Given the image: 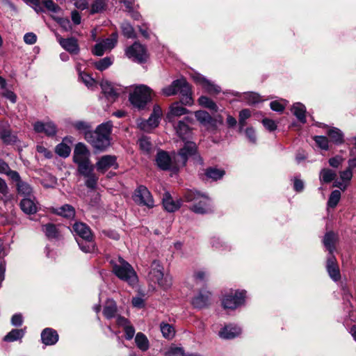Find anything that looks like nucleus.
Instances as JSON below:
<instances>
[{
    "mask_svg": "<svg viewBox=\"0 0 356 356\" xmlns=\"http://www.w3.org/2000/svg\"><path fill=\"white\" fill-rule=\"evenodd\" d=\"M113 124L108 121L99 124L95 131L86 133V140L95 149L104 150L111 143L110 135Z\"/></svg>",
    "mask_w": 356,
    "mask_h": 356,
    "instance_id": "1",
    "label": "nucleus"
},
{
    "mask_svg": "<svg viewBox=\"0 0 356 356\" xmlns=\"http://www.w3.org/2000/svg\"><path fill=\"white\" fill-rule=\"evenodd\" d=\"M192 131L182 120L179 119V146L182 145L179 149V163L186 164L187 159L195 154L197 147L195 143L191 140Z\"/></svg>",
    "mask_w": 356,
    "mask_h": 356,
    "instance_id": "2",
    "label": "nucleus"
},
{
    "mask_svg": "<svg viewBox=\"0 0 356 356\" xmlns=\"http://www.w3.org/2000/svg\"><path fill=\"white\" fill-rule=\"evenodd\" d=\"M184 200L186 202H193L191 210L198 214H204L211 211L210 198L197 191H186L184 193Z\"/></svg>",
    "mask_w": 356,
    "mask_h": 356,
    "instance_id": "3",
    "label": "nucleus"
},
{
    "mask_svg": "<svg viewBox=\"0 0 356 356\" xmlns=\"http://www.w3.org/2000/svg\"><path fill=\"white\" fill-rule=\"evenodd\" d=\"M154 96L152 90L145 85H138L133 87L129 94V101L133 106L143 109Z\"/></svg>",
    "mask_w": 356,
    "mask_h": 356,
    "instance_id": "4",
    "label": "nucleus"
},
{
    "mask_svg": "<svg viewBox=\"0 0 356 356\" xmlns=\"http://www.w3.org/2000/svg\"><path fill=\"white\" fill-rule=\"evenodd\" d=\"M113 271L118 278L131 285L137 282L138 277L134 269L122 257H119L116 261H113Z\"/></svg>",
    "mask_w": 356,
    "mask_h": 356,
    "instance_id": "5",
    "label": "nucleus"
},
{
    "mask_svg": "<svg viewBox=\"0 0 356 356\" xmlns=\"http://www.w3.org/2000/svg\"><path fill=\"white\" fill-rule=\"evenodd\" d=\"M148 279L150 282L157 284L158 285L166 288L170 286L171 280L164 275L162 266L158 262H153L148 275Z\"/></svg>",
    "mask_w": 356,
    "mask_h": 356,
    "instance_id": "6",
    "label": "nucleus"
},
{
    "mask_svg": "<svg viewBox=\"0 0 356 356\" xmlns=\"http://www.w3.org/2000/svg\"><path fill=\"white\" fill-rule=\"evenodd\" d=\"M245 291H229L226 293L222 299V305L225 309H235L244 304Z\"/></svg>",
    "mask_w": 356,
    "mask_h": 356,
    "instance_id": "7",
    "label": "nucleus"
},
{
    "mask_svg": "<svg viewBox=\"0 0 356 356\" xmlns=\"http://www.w3.org/2000/svg\"><path fill=\"white\" fill-rule=\"evenodd\" d=\"M162 115L161 108L159 105H155L148 120L139 121L138 126L141 130L147 132L151 131L159 126Z\"/></svg>",
    "mask_w": 356,
    "mask_h": 356,
    "instance_id": "8",
    "label": "nucleus"
},
{
    "mask_svg": "<svg viewBox=\"0 0 356 356\" xmlns=\"http://www.w3.org/2000/svg\"><path fill=\"white\" fill-rule=\"evenodd\" d=\"M125 55L129 58L139 63L145 61L148 57L145 47L138 42H135L127 47L125 49Z\"/></svg>",
    "mask_w": 356,
    "mask_h": 356,
    "instance_id": "9",
    "label": "nucleus"
},
{
    "mask_svg": "<svg viewBox=\"0 0 356 356\" xmlns=\"http://www.w3.org/2000/svg\"><path fill=\"white\" fill-rule=\"evenodd\" d=\"M179 103L188 106L193 104L191 88L183 77H179Z\"/></svg>",
    "mask_w": 356,
    "mask_h": 356,
    "instance_id": "10",
    "label": "nucleus"
},
{
    "mask_svg": "<svg viewBox=\"0 0 356 356\" xmlns=\"http://www.w3.org/2000/svg\"><path fill=\"white\" fill-rule=\"evenodd\" d=\"M212 293L203 288L192 298L191 303L196 308H204L210 305Z\"/></svg>",
    "mask_w": 356,
    "mask_h": 356,
    "instance_id": "11",
    "label": "nucleus"
},
{
    "mask_svg": "<svg viewBox=\"0 0 356 356\" xmlns=\"http://www.w3.org/2000/svg\"><path fill=\"white\" fill-rule=\"evenodd\" d=\"M118 42V34L116 33H113L110 38L103 40L102 42L97 43L92 52L96 56H102L105 51L112 49Z\"/></svg>",
    "mask_w": 356,
    "mask_h": 356,
    "instance_id": "12",
    "label": "nucleus"
},
{
    "mask_svg": "<svg viewBox=\"0 0 356 356\" xmlns=\"http://www.w3.org/2000/svg\"><path fill=\"white\" fill-rule=\"evenodd\" d=\"M195 81L200 84L204 91L211 95H217L221 92V88L211 81L206 79L201 74H196L193 76Z\"/></svg>",
    "mask_w": 356,
    "mask_h": 356,
    "instance_id": "13",
    "label": "nucleus"
},
{
    "mask_svg": "<svg viewBox=\"0 0 356 356\" xmlns=\"http://www.w3.org/2000/svg\"><path fill=\"white\" fill-rule=\"evenodd\" d=\"M95 167L97 170L104 174L108 169L118 168L116 157L112 155H105L100 157L96 163Z\"/></svg>",
    "mask_w": 356,
    "mask_h": 356,
    "instance_id": "14",
    "label": "nucleus"
},
{
    "mask_svg": "<svg viewBox=\"0 0 356 356\" xmlns=\"http://www.w3.org/2000/svg\"><path fill=\"white\" fill-rule=\"evenodd\" d=\"M10 178L15 182L17 192L19 195L28 197L32 193V188L31 186L22 181L17 172H10Z\"/></svg>",
    "mask_w": 356,
    "mask_h": 356,
    "instance_id": "15",
    "label": "nucleus"
},
{
    "mask_svg": "<svg viewBox=\"0 0 356 356\" xmlns=\"http://www.w3.org/2000/svg\"><path fill=\"white\" fill-rule=\"evenodd\" d=\"M135 201L148 207L154 206V201L149 191L143 186H139L136 190Z\"/></svg>",
    "mask_w": 356,
    "mask_h": 356,
    "instance_id": "16",
    "label": "nucleus"
},
{
    "mask_svg": "<svg viewBox=\"0 0 356 356\" xmlns=\"http://www.w3.org/2000/svg\"><path fill=\"white\" fill-rule=\"evenodd\" d=\"M90 153L82 143L76 145L73 154V161L76 164L90 161Z\"/></svg>",
    "mask_w": 356,
    "mask_h": 356,
    "instance_id": "17",
    "label": "nucleus"
},
{
    "mask_svg": "<svg viewBox=\"0 0 356 356\" xmlns=\"http://www.w3.org/2000/svg\"><path fill=\"white\" fill-rule=\"evenodd\" d=\"M34 131L37 133H44L48 136H54L57 129L52 122H43L38 121L33 124Z\"/></svg>",
    "mask_w": 356,
    "mask_h": 356,
    "instance_id": "18",
    "label": "nucleus"
},
{
    "mask_svg": "<svg viewBox=\"0 0 356 356\" xmlns=\"http://www.w3.org/2000/svg\"><path fill=\"white\" fill-rule=\"evenodd\" d=\"M327 271L330 278L334 282L338 281L340 277V271L334 255H329L327 259Z\"/></svg>",
    "mask_w": 356,
    "mask_h": 356,
    "instance_id": "19",
    "label": "nucleus"
},
{
    "mask_svg": "<svg viewBox=\"0 0 356 356\" xmlns=\"http://www.w3.org/2000/svg\"><path fill=\"white\" fill-rule=\"evenodd\" d=\"M57 40L61 47L71 54H77L79 51V45L77 40L74 38L63 39L60 35H56Z\"/></svg>",
    "mask_w": 356,
    "mask_h": 356,
    "instance_id": "20",
    "label": "nucleus"
},
{
    "mask_svg": "<svg viewBox=\"0 0 356 356\" xmlns=\"http://www.w3.org/2000/svg\"><path fill=\"white\" fill-rule=\"evenodd\" d=\"M241 333V329L234 325H225L219 332V337L224 339H231L238 336Z\"/></svg>",
    "mask_w": 356,
    "mask_h": 356,
    "instance_id": "21",
    "label": "nucleus"
},
{
    "mask_svg": "<svg viewBox=\"0 0 356 356\" xmlns=\"http://www.w3.org/2000/svg\"><path fill=\"white\" fill-rule=\"evenodd\" d=\"M155 161L157 166L163 170H169L172 165L171 157L164 151L158 152Z\"/></svg>",
    "mask_w": 356,
    "mask_h": 356,
    "instance_id": "22",
    "label": "nucleus"
},
{
    "mask_svg": "<svg viewBox=\"0 0 356 356\" xmlns=\"http://www.w3.org/2000/svg\"><path fill=\"white\" fill-rule=\"evenodd\" d=\"M103 93L108 100L114 101L119 94L118 89L115 88L108 80H102L100 83Z\"/></svg>",
    "mask_w": 356,
    "mask_h": 356,
    "instance_id": "23",
    "label": "nucleus"
},
{
    "mask_svg": "<svg viewBox=\"0 0 356 356\" xmlns=\"http://www.w3.org/2000/svg\"><path fill=\"white\" fill-rule=\"evenodd\" d=\"M74 232L79 236L83 241L92 239V235L90 228L84 223L76 222L73 225Z\"/></svg>",
    "mask_w": 356,
    "mask_h": 356,
    "instance_id": "24",
    "label": "nucleus"
},
{
    "mask_svg": "<svg viewBox=\"0 0 356 356\" xmlns=\"http://www.w3.org/2000/svg\"><path fill=\"white\" fill-rule=\"evenodd\" d=\"M0 138L6 143H12L16 141V136L11 134L10 126L6 122H0Z\"/></svg>",
    "mask_w": 356,
    "mask_h": 356,
    "instance_id": "25",
    "label": "nucleus"
},
{
    "mask_svg": "<svg viewBox=\"0 0 356 356\" xmlns=\"http://www.w3.org/2000/svg\"><path fill=\"white\" fill-rule=\"evenodd\" d=\"M41 338L43 343L47 346H51L57 342L58 335L55 330H53L51 328H46L42 331Z\"/></svg>",
    "mask_w": 356,
    "mask_h": 356,
    "instance_id": "26",
    "label": "nucleus"
},
{
    "mask_svg": "<svg viewBox=\"0 0 356 356\" xmlns=\"http://www.w3.org/2000/svg\"><path fill=\"white\" fill-rule=\"evenodd\" d=\"M327 134L330 138V140L336 145H341L344 142L343 134L338 128L327 127Z\"/></svg>",
    "mask_w": 356,
    "mask_h": 356,
    "instance_id": "27",
    "label": "nucleus"
},
{
    "mask_svg": "<svg viewBox=\"0 0 356 356\" xmlns=\"http://www.w3.org/2000/svg\"><path fill=\"white\" fill-rule=\"evenodd\" d=\"M337 176L334 170L330 168H323L319 173V179L321 184H328L334 181Z\"/></svg>",
    "mask_w": 356,
    "mask_h": 356,
    "instance_id": "28",
    "label": "nucleus"
},
{
    "mask_svg": "<svg viewBox=\"0 0 356 356\" xmlns=\"http://www.w3.org/2000/svg\"><path fill=\"white\" fill-rule=\"evenodd\" d=\"M337 237L334 232H327L323 238V243L326 249L330 252V255H333V252L335 249L334 243Z\"/></svg>",
    "mask_w": 356,
    "mask_h": 356,
    "instance_id": "29",
    "label": "nucleus"
},
{
    "mask_svg": "<svg viewBox=\"0 0 356 356\" xmlns=\"http://www.w3.org/2000/svg\"><path fill=\"white\" fill-rule=\"evenodd\" d=\"M291 111L293 113V115L298 119L299 121H300L302 123H305L306 108L305 105L300 102H297L293 104L291 108Z\"/></svg>",
    "mask_w": 356,
    "mask_h": 356,
    "instance_id": "30",
    "label": "nucleus"
},
{
    "mask_svg": "<svg viewBox=\"0 0 356 356\" xmlns=\"http://www.w3.org/2000/svg\"><path fill=\"white\" fill-rule=\"evenodd\" d=\"M21 209L26 214H33L37 211V207L30 198H24L20 202Z\"/></svg>",
    "mask_w": 356,
    "mask_h": 356,
    "instance_id": "31",
    "label": "nucleus"
},
{
    "mask_svg": "<svg viewBox=\"0 0 356 356\" xmlns=\"http://www.w3.org/2000/svg\"><path fill=\"white\" fill-rule=\"evenodd\" d=\"M223 124V118L220 115H217L215 117L211 115V120H208V123L205 125V129L209 131H216L219 126Z\"/></svg>",
    "mask_w": 356,
    "mask_h": 356,
    "instance_id": "32",
    "label": "nucleus"
},
{
    "mask_svg": "<svg viewBox=\"0 0 356 356\" xmlns=\"http://www.w3.org/2000/svg\"><path fill=\"white\" fill-rule=\"evenodd\" d=\"M71 143L72 140L68 138H65L63 143L58 144L55 149L56 153L62 157H67L71 152V148L65 142Z\"/></svg>",
    "mask_w": 356,
    "mask_h": 356,
    "instance_id": "33",
    "label": "nucleus"
},
{
    "mask_svg": "<svg viewBox=\"0 0 356 356\" xmlns=\"http://www.w3.org/2000/svg\"><path fill=\"white\" fill-rule=\"evenodd\" d=\"M117 312V305L114 300H108L104 307L103 314L107 318H111L115 316Z\"/></svg>",
    "mask_w": 356,
    "mask_h": 356,
    "instance_id": "34",
    "label": "nucleus"
},
{
    "mask_svg": "<svg viewBox=\"0 0 356 356\" xmlns=\"http://www.w3.org/2000/svg\"><path fill=\"white\" fill-rule=\"evenodd\" d=\"M199 104L206 108L209 109L211 111L217 112L218 111V106L217 104L209 97L207 96H201L198 99Z\"/></svg>",
    "mask_w": 356,
    "mask_h": 356,
    "instance_id": "35",
    "label": "nucleus"
},
{
    "mask_svg": "<svg viewBox=\"0 0 356 356\" xmlns=\"http://www.w3.org/2000/svg\"><path fill=\"white\" fill-rule=\"evenodd\" d=\"M135 342L137 347L142 351H146L149 347L148 339L144 334L141 332L136 334L135 337Z\"/></svg>",
    "mask_w": 356,
    "mask_h": 356,
    "instance_id": "36",
    "label": "nucleus"
},
{
    "mask_svg": "<svg viewBox=\"0 0 356 356\" xmlns=\"http://www.w3.org/2000/svg\"><path fill=\"white\" fill-rule=\"evenodd\" d=\"M210 244L213 249L218 251H224L229 249L227 243L217 236H213L210 238Z\"/></svg>",
    "mask_w": 356,
    "mask_h": 356,
    "instance_id": "37",
    "label": "nucleus"
},
{
    "mask_svg": "<svg viewBox=\"0 0 356 356\" xmlns=\"http://www.w3.org/2000/svg\"><path fill=\"white\" fill-rule=\"evenodd\" d=\"M225 172L222 169H218L216 168H209L206 170L205 175L207 178L211 179L213 181H217L222 178L225 175Z\"/></svg>",
    "mask_w": 356,
    "mask_h": 356,
    "instance_id": "38",
    "label": "nucleus"
},
{
    "mask_svg": "<svg viewBox=\"0 0 356 356\" xmlns=\"http://www.w3.org/2000/svg\"><path fill=\"white\" fill-rule=\"evenodd\" d=\"M78 171L83 177L91 175L94 172V165L90 160L77 164Z\"/></svg>",
    "mask_w": 356,
    "mask_h": 356,
    "instance_id": "39",
    "label": "nucleus"
},
{
    "mask_svg": "<svg viewBox=\"0 0 356 356\" xmlns=\"http://www.w3.org/2000/svg\"><path fill=\"white\" fill-rule=\"evenodd\" d=\"M163 205L164 209L168 212H173L177 209V205L173 201L170 194L165 193L163 198Z\"/></svg>",
    "mask_w": 356,
    "mask_h": 356,
    "instance_id": "40",
    "label": "nucleus"
},
{
    "mask_svg": "<svg viewBox=\"0 0 356 356\" xmlns=\"http://www.w3.org/2000/svg\"><path fill=\"white\" fill-rule=\"evenodd\" d=\"M160 329L163 337L166 339H170L175 335V330L170 324L162 323L160 325Z\"/></svg>",
    "mask_w": 356,
    "mask_h": 356,
    "instance_id": "41",
    "label": "nucleus"
},
{
    "mask_svg": "<svg viewBox=\"0 0 356 356\" xmlns=\"http://www.w3.org/2000/svg\"><path fill=\"white\" fill-rule=\"evenodd\" d=\"M24 331L22 329H15L11 330L4 337V341H15L23 337Z\"/></svg>",
    "mask_w": 356,
    "mask_h": 356,
    "instance_id": "42",
    "label": "nucleus"
},
{
    "mask_svg": "<svg viewBox=\"0 0 356 356\" xmlns=\"http://www.w3.org/2000/svg\"><path fill=\"white\" fill-rule=\"evenodd\" d=\"M209 276V272L204 269L197 270L193 273V279L197 283L206 282Z\"/></svg>",
    "mask_w": 356,
    "mask_h": 356,
    "instance_id": "43",
    "label": "nucleus"
},
{
    "mask_svg": "<svg viewBox=\"0 0 356 356\" xmlns=\"http://www.w3.org/2000/svg\"><path fill=\"white\" fill-rule=\"evenodd\" d=\"M57 213L58 214L68 218H73L75 215V211L74 208L69 204H65L60 207L58 209Z\"/></svg>",
    "mask_w": 356,
    "mask_h": 356,
    "instance_id": "44",
    "label": "nucleus"
},
{
    "mask_svg": "<svg viewBox=\"0 0 356 356\" xmlns=\"http://www.w3.org/2000/svg\"><path fill=\"white\" fill-rule=\"evenodd\" d=\"M195 116L197 120L204 127L206 124L208 123V120H211V115L206 111H197L195 113Z\"/></svg>",
    "mask_w": 356,
    "mask_h": 356,
    "instance_id": "45",
    "label": "nucleus"
},
{
    "mask_svg": "<svg viewBox=\"0 0 356 356\" xmlns=\"http://www.w3.org/2000/svg\"><path fill=\"white\" fill-rule=\"evenodd\" d=\"M107 0H95L91 5L90 13L95 14L103 11L106 6Z\"/></svg>",
    "mask_w": 356,
    "mask_h": 356,
    "instance_id": "46",
    "label": "nucleus"
},
{
    "mask_svg": "<svg viewBox=\"0 0 356 356\" xmlns=\"http://www.w3.org/2000/svg\"><path fill=\"white\" fill-rule=\"evenodd\" d=\"M123 35L128 38H134L136 37V33L132 26L127 22H124L121 25Z\"/></svg>",
    "mask_w": 356,
    "mask_h": 356,
    "instance_id": "47",
    "label": "nucleus"
},
{
    "mask_svg": "<svg viewBox=\"0 0 356 356\" xmlns=\"http://www.w3.org/2000/svg\"><path fill=\"white\" fill-rule=\"evenodd\" d=\"M178 117V103H173L170 107L166 119L169 122H174Z\"/></svg>",
    "mask_w": 356,
    "mask_h": 356,
    "instance_id": "48",
    "label": "nucleus"
},
{
    "mask_svg": "<svg viewBox=\"0 0 356 356\" xmlns=\"http://www.w3.org/2000/svg\"><path fill=\"white\" fill-rule=\"evenodd\" d=\"M341 198V192L339 190L333 191L329 197L327 205L330 207L334 208L339 203Z\"/></svg>",
    "mask_w": 356,
    "mask_h": 356,
    "instance_id": "49",
    "label": "nucleus"
},
{
    "mask_svg": "<svg viewBox=\"0 0 356 356\" xmlns=\"http://www.w3.org/2000/svg\"><path fill=\"white\" fill-rule=\"evenodd\" d=\"M314 140L319 148L323 150L329 149V140L327 137L323 136H316Z\"/></svg>",
    "mask_w": 356,
    "mask_h": 356,
    "instance_id": "50",
    "label": "nucleus"
},
{
    "mask_svg": "<svg viewBox=\"0 0 356 356\" xmlns=\"http://www.w3.org/2000/svg\"><path fill=\"white\" fill-rule=\"evenodd\" d=\"M177 89L178 80H175L170 86L163 88L162 92L165 96H171L176 94Z\"/></svg>",
    "mask_w": 356,
    "mask_h": 356,
    "instance_id": "51",
    "label": "nucleus"
},
{
    "mask_svg": "<svg viewBox=\"0 0 356 356\" xmlns=\"http://www.w3.org/2000/svg\"><path fill=\"white\" fill-rule=\"evenodd\" d=\"M287 101L285 99H281L280 101H273L270 102V108L273 111L277 112H282L286 106Z\"/></svg>",
    "mask_w": 356,
    "mask_h": 356,
    "instance_id": "52",
    "label": "nucleus"
},
{
    "mask_svg": "<svg viewBox=\"0 0 356 356\" xmlns=\"http://www.w3.org/2000/svg\"><path fill=\"white\" fill-rule=\"evenodd\" d=\"M81 249L85 252H92L95 250V244L92 240L78 242Z\"/></svg>",
    "mask_w": 356,
    "mask_h": 356,
    "instance_id": "53",
    "label": "nucleus"
},
{
    "mask_svg": "<svg viewBox=\"0 0 356 356\" xmlns=\"http://www.w3.org/2000/svg\"><path fill=\"white\" fill-rule=\"evenodd\" d=\"M112 64V60L110 58L106 57L95 63V66L99 70L103 71L108 68Z\"/></svg>",
    "mask_w": 356,
    "mask_h": 356,
    "instance_id": "54",
    "label": "nucleus"
},
{
    "mask_svg": "<svg viewBox=\"0 0 356 356\" xmlns=\"http://www.w3.org/2000/svg\"><path fill=\"white\" fill-rule=\"evenodd\" d=\"M139 147L141 150L145 152H149L152 148V144L149 140V138L143 136L138 140Z\"/></svg>",
    "mask_w": 356,
    "mask_h": 356,
    "instance_id": "55",
    "label": "nucleus"
},
{
    "mask_svg": "<svg viewBox=\"0 0 356 356\" xmlns=\"http://www.w3.org/2000/svg\"><path fill=\"white\" fill-rule=\"evenodd\" d=\"M244 99L248 104H254L261 101L260 96L255 92H247L244 94Z\"/></svg>",
    "mask_w": 356,
    "mask_h": 356,
    "instance_id": "56",
    "label": "nucleus"
},
{
    "mask_svg": "<svg viewBox=\"0 0 356 356\" xmlns=\"http://www.w3.org/2000/svg\"><path fill=\"white\" fill-rule=\"evenodd\" d=\"M42 3L49 11L57 13L60 10V8L54 3L52 0H42Z\"/></svg>",
    "mask_w": 356,
    "mask_h": 356,
    "instance_id": "57",
    "label": "nucleus"
},
{
    "mask_svg": "<svg viewBox=\"0 0 356 356\" xmlns=\"http://www.w3.org/2000/svg\"><path fill=\"white\" fill-rule=\"evenodd\" d=\"M43 231L49 238H55L57 236V229L54 225L47 224L43 227Z\"/></svg>",
    "mask_w": 356,
    "mask_h": 356,
    "instance_id": "58",
    "label": "nucleus"
},
{
    "mask_svg": "<svg viewBox=\"0 0 356 356\" xmlns=\"http://www.w3.org/2000/svg\"><path fill=\"white\" fill-rule=\"evenodd\" d=\"M74 126L76 129L81 131L84 134L85 137H86V133H90L91 131L90 126L85 122H82V121L76 122L74 124Z\"/></svg>",
    "mask_w": 356,
    "mask_h": 356,
    "instance_id": "59",
    "label": "nucleus"
},
{
    "mask_svg": "<svg viewBox=\"0 0 356 356\" xmlns=\"http://www.w3.org/2000/svg\"><path fill=\"white\" fill-rule=\"evenodd\" d=\"M79 76L88 88H92L95 84V81L89 74L85 72H80Z\"/></svg>",
    "mask_w": 356,
    "mask_h": 356,
    "instance_id": "60",
    "label": "nucleus"
},
{
    "mask_svg": "<svg viewBox=\"0 0 356 356\" xmlns=\"http://www.w3.org/2000/svg\"><path fill=\"white\" fill-rule=\"evenodd\" d=\"M87 179L86 181V185L90 188H95L97 185V182L98 180V177L95 174V172L92 173L90 175L85 176Z\"/></svg>",
    "mask_w": 356,
    "mask_h": 356,
    "instance_id": "61",
    "label": "nucleus"
},
{
    "mask_svg": "<svg viewBox=\"0 0 356 356\" xmlns=\"http://www.w3.org/2000/svg\"><path fill=\"white\" fill-rule=\"evenodd\" d=\"M339 175L341 180L349 184V182L353 177L352 170L350 168H348L346 170L340 172Z\"/></svg>",
    "mask_w": 356,
    "mask_h": 356,
    "instance_id": "62",
    "label": "nucleus"
},
{
    "mask_svg": "<svg viewBox=\"0 0 356 356\" xmlns=\"http://www.w3.org/2000/svg\"><path fill=\"white\" fill-rule=\"evenodd\" d=\"M36 150L38 153L46 159H50L52 157L51 152L42 145H38L36 147Z\"/></svg>",
    "mask_w": 356,
    "mask_h": 356,
    "instance_id": "63",
    "label": "nucleus"
},
{
    "mask_svg": "<svg viewBox=\"0 0 356 356\" xmlns=\"http://www.w3.org/2000/svg\"><path fill=\"white\" fill-rule=\"evenodd\" d=\"M343 158L341 156H336L329 159L328 163L332 168H339L343 161Z\"/></svg>",
    "mask_w": 356,
    "mask_h": 356,
    "instance_id": "64",
    "label": "nucleus"
}]
</instances>
